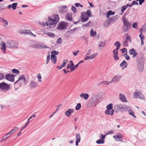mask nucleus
I'll list each match as a JSON object with an SVG mask.
<instances>
[{"instance_id":"nucleus-1","label":"nucleus","mask_w":146,"mask_h":146,"mask_svg":"<svg viewBox=\"0 0 146 146\" xmlns=\"http://www.w3.org/2000/svg\"><path fill=\"white\" fill-rule=\"evenodd\" d=\"M98 96V95H95L90 98L88 103V105L90 108L94 107L99 103V101Z\"/></svg>"},{"instance_id":"nucleus-2","label":"nucleus","mask_w":146,"mask_h":146,"mask_svg":"<svg viewBox=\"0 0 146 146\" xmlns=\"http://www.w3.org/2000/svg\"><path fill=\"white\" fill-rule=\"evenodd\" d=\"M127 13H125L124 14L123 18L122 19L123 25L122 30L124 32L127 31L131 28V24L129 23L127 20L126 19V16Z\"/></svg>"},{"instance_id":"nucleus-3","label":"nucleus","mask_w":146,"mask_h":146,"mask_svg":"<svg viewBox=\"0 0 146 146\" xmlns=\"http://www.w3.org/2000/svg\"><path fill=\"white\" fill-rule=\"evenodd\" d=\"M145 62V59L143 57L139 58L137 60V67L140 72H142L143 70Z\"/></svg>"},{"instance_id":"nucleus-4","label":"nucleus","mask_w":146,"mask_h":146,"mask_svg":"<svg viewBox=\"0 0 146 146\" xmlns=\"http://www.w3.org/2000/svg\"><path fill=\"white\" fill-rule=\"evenodd\" d=\"M52 19L49 18L48 22H46L45 24L48 26L50 25H56L59 21V18L58 15H54L53 16Z\"/></svg>"},{"instance_id":"nucleus-5","label":"nucleus","mask_w":146,"mask_h":146,"mask_svg":"<svg viewBox=\"0 0 146 146\" xmlns=\"http://www.w3.org/2000/svg\"><path fill=\"white\" fill-rule=\"evenodd\" d=\"M127 106L123 104H118L114 107V109L116 112L119 111H123L125 110Z\"/></svg>"},{"instance_id":"nucleus-6","label":"nucleus","mask_w":146,"mask_h":146,"mask_svg":"<svg viewBox=\"0 0 146 146\" xmlns=\"http://www.w3.org/2000/svg\"><path fill=\"white\" fill-rule=\"evenodd\" d=\"M18 78V80L14 83V84L16 85L17 84H19V86H20L25 82L26 80V77L24 75H22L20 76Z\"/></svg>"},{"instance_id":"nucleus-7","label":"nucleus","mask_w":146,"mask_h":146,"mask_svg":"<svg viewBox=\"0 0 146 146\" xmlns=\"http://www.w3.org/2000/svg\"><path fill=\"white\" fill-rule=\"evenodd\" d=\"M133 97L135 98H139L143 100L145 99V97L142 94V93L137 90H136L133 93Z\"/></svg>"},{"instance_id":"nucleus-8","label":"nucleus","mask_w":146,"mask_h":146,"mask_svg":"<svg viewBox=\"0 0 146 146\" xmlns=\"http://www.w3.org/2000/svg\"><path fill=\"white\" fill-rule=\"evenodd\" d=\"M6 45L8 47L12 48H17L18 47V43L13 41H9L6 43Z\"/></svg>"},{"instance_id":"nucleus-9","label":"nucleus","mask_w":146,"mask_h":146,"mask_svg":"<svg viewBox=\"0 0 146 146\" xmlns=\"http://www.w3.org/2000/svg\"><path fill=\"white\" fill-rule=\"evenodd\" d=\"M10 88L9 85L5 82L0 83V89L2 90L7 91Z\"/></svg>"},{"instance_id":"nucleus-10","label":"nucleus","mask_w":146,"mask_h":146,"mask_svg":"<svg viewBox=\"0 0 146 146\" xmlns=\"http://www.w3.org/2000/svg\"><path fill=\"white\" fill-rule=\"evenodd\" d=\"M29 88L32 90L38 86V84L37 82L34 80H31L29 84Z\"/></svg>"},{"instance_id":"nucleus-11","label":"nucleus","mask_w":146,"mask_h":146,"mask_svg":"<svg viewBox=\"0 0 146 146\" xmlns=\"http://www.w3.org/2000/svg\"><path fill=\"white\" fill-rule=\"evenodd\" d=\"M32 47L35 48H48L44 45L40 43H37L33 45Z\"/></svg>"},{"instance_id":"nucleus-12","label":"nucleus","mask_w":146,"mask_h":146,"mask_svg":"<svg viewBox=\"0 0 146 146\" xmlns=\"http://www.w3.org/2000/svg\"><path fill=\"white\" fill-rule=\"evenodd\" d=\"M14 77L13 75L8 74L6 75L5 78L6 80L13 82L14 80Z\"/></svg>"},{"instance_id":"nucleus-13","label":"nucleus","mask_w":146,"mask_h":146,"mask_svg":"<svg viewBox=\"0 0 146 146\" xmlns=\"http://www.w3.org/2000/svg\"><path fill=\"white\" fill-rule=\"evenodd\" d=\"M66 22L63 21L58 25L57 28L59 30H63L66 28Z\"/></svg>"},{"instance_id":"nucleus-14","label":"nucleus","mask_w":146,"mask_h":146,"mask_svg":"<svg viewBox=\"0 0 146 146\" xmlns=\"http://www.w3.org/2000/svg\"><path fill=\"white\" fill-rule=\"evenodd\" d=\"M121 78V76L120 75H117L115 76L111 81L112 83L113 82H118Z\"/></svg>"},{"instance_id":"nucleus-15","label":"nucleus","mask_w":146,"mask_h":146,"mask_svg":"<svg viewBox=\"0 0 146 146\" xmlns=\"http://www.w3.org/2000/svg\"><path fill=\"white\" fill-rule=\"evenodd\" d=\"M119 98L120 100L123 102H127L125 96L122 94H119Z\"/></svg>"},{"instance_id":"nucleus-16","label":"nucleus","mask_w":146,"mask_h":146,"mask_svg":"<svg viewBox=\"0 0 146 146\" xmlns=\"http://www.w3.org/2000/svg\"><path fill=\"white\" fill-rule=\"evenodd\" d=\"M123 137V135L120 133H119L117 135H115L113 136V138L116 141L122 140V139H121Z\"/></svg>"},{"instance_id":"nucleus-17","label":"nucleus","mask_w":146,"mask_h":146,"mask_svg":"<svg viewBox=\"0 0 146 146\" xmlns=\"http://www.w3.org/2000/svg\"><path fill=\"white\" fill-rule=\"evenodd\" d=\"M74 112L73 109H69L67 111H65L64 114L67 117H69L71 115V114Z\"/></svg>"},{"instance_id":"nucleus-18","label":"nucleus","mask_w":146,"mask_h":146,"mask_svg":"<svg viewBox=\"0 0 146 146\" xmlns=\"http://www.w3.org/2000/svg\"><path fill=\"white\" fill-rule=\"evenodd\" d=\"M97 53H94L93 54H92L91 55L86 56L84 58V59L85 60H87L88 59H92L95 58L96 56H97Z\"/></svg>"},{"instance_id":"nucleus-19","label":"nucleus","mask_w":146,"mask_h":146,"mask_svg":"<svg viewBox=\"0 0 146 146\" xmlns=\"http://www.w3.org/2000/svg\"><path fill=\"white\" fill-rule=\"evenodd\" d=\"M6 44L4 42L1 44L0 49L4 53H5L6 52Z\"/></svg>"},{"instance_id":"nucleus-20","label":"nucleus","mask_w":146,"mask_h":146,"mask_svg":"<svg viewBox=\"0 0 146 146\" xmlns=\"http://www.w3.org/2000/svg\"><path fill=\"white\" fill-rule=\"evenodd\" d=\"M0 22L4 23L3 24V27H6L8 24V22L6 19H4L3 18L0 17Z\"/></svg>"},{"instance_id":"nucleus-21","label":"nucleus","mask_w":146,"mask_h":146,"mask_svg":"<svg viewBox=\"0 0 146 146\" xmlns=\"http://www.w3.org/2000/svg\"><path fill=\"white\" fill-rule=\"evenodd\" d=\"M114 113V110L112 109L111 110H107L105 111V113L107 115H112Z\"/></svg>"},{"instance_id":"nucleus-22","label":"nucleus","mask_w":146,"mask_h":146,"mask_svg":"<svg viewBox=\"0 0 146 146\" xmlns=\"http://www.w3.org/2000/svg\"><path fill=\"white\" fill-rule=\"evenodd\" d=\"M131 108L129 106H127V108L125 109V111H128L129 113V115H133L134 114V111H133L131 110Z\"/></svg>"},{"instance_id":"nucleus-23","label":"nucleus","mask_w":146,"mask_h":146,"mask_svg":"<svg viewBox=\"0 0 146 146\" xmlns=\"http://www.w3.org/2000/svg\"><path fill=\"white\" fill-rule=\"evenodd\" d=\"M81 17L82 22H85L89 19V17L86 16V15H82Z\"/></svg>"},{"instance_id":"nucleus-24","label":"nucleus","mask_w":146,"mask_h":146,"mask_svg":"<svg viewBox=\"0 0 146 146\" xmlns=\"http://www.w3.org/2000/svg\"><path fill=\"white\" fill-rule=\"evenodd\" d=\"M51 60L53 62L54 64H55L56 61V57L54 54H51Z\"/></svg>"},{"instance_id":"nucleus-25","label":"nucleus","mask_w":146,"mask_h":146,"mask_svg":"<svg viewBox=\"0 0 146 146\" xmlns=\"http://www.w3.org/2000/svg\"><path fill=\"white\" fill-rule=\"evenodd\" d=\"M80 96L81 97L83 98L86 100L88 99L89 97V95L88 94L85 93L81 94L80 95Z\"/></svg>"},{"instance_id":"nucleus-26","label":"nucleus","mask_w":146,"mask_h":146,"mask_svg":"<svg viewBox=\"0 0 146 146\" xmlns=\"http://www.w3.org/2000/svg\"><path fill=\"white\" fill-rule=\"evenodd\" d=\"M139 32L140 33V34L139 35V36L141 40H144L145 38V36L143 34L142 29H140Z\"/></svg>"},{"instance_id":"nucleus-27","label":"nucleus","mask_w":146,"mask_h":146,"mask_svg":"<svg viewBox=\"0 0 146 146\" xmlns=\"http://www.w3.org/2000/svg\"><path fill=\"white\" fill-rule=\"evenodd\" d=\"M44 34L46 35L49 36L53 38L55 36V35L53 33H51L50 32H44Z\"/></svg>"},{"instance_id":"nucleus-28","label":"nucleus","mask_w":146,"mask_h":146,"mask_svg":"<svg viewBox=\"0 0 146 146\" xmlns=\"http://www.w3.org/2000/svg\"><path fill=\"white\" fill-rule=\"evenodd\" d=\"M66 18H67L68 20L70 21H72V15L69 13H67L66 15Z\"/></svg>"},{"instance_id":"nucleus-29","label":"nucleus","mask_w":146,"mask_h":146,"mask_svg":"<svg viewBox=\"0 0 146 146\" xmlns=\"http://www.w3.org/2000/svg\"><path fill=\"white\" fill-rule=\"evenodd\" d=\"M18 129V127H15L10 131V132L8 133H7L10 136L13 133L16 131V130L17 129Z\"/></svg>"},{"instance_id":"nucleus-30","label":"nucleus","mask_w":146,"mask_h":146,"mask_svg":"<svg viewBox=\"0 0 146 146\" xmlns=\"http://www.w3.org/2000/svg\"><path fill=\"white\" fill-rule=\"evenodd\" d=\"M129 39H127L126 38L125 39L123 42L122 45L123 46H128L127 43Z\"/></svg>"},{"instance_id":"nucleus-31","label":"nucleus","mask_w":146,"mask_h":146,"mask_svg":"<svg viewBox=\"0 0 146 146\" xmlns=\"http://www.w3.org/2000/svg\"><path fill=\"white\" fill-rule=\"evenodd\" d=\"M112 83L110 82H108L107 81H104L102 82H100L99 84V85H101L102 84H104L106 85H108L110 84V83Z\"/></svg>"},{"instance_id":"nucleus-32","label":"nucleus","mask_w":146,"mask_h":146,"mask_svg":"<svg viewBox=\"0 0 146 146\" xmlns=\"http://www.w3.org/2000/svg\"><path fill=\"white\" fill-rule=\"evenodd\" d=\"M125 64H126L125 66H124L123 68L122 69L123 70L124 68H126L127 66V63L124 60L120 64V66L121 67H123Z\"/></svg>"},{"instance_id":"nucleus-33","label":"nucleus","mask_w":146,"mask_h":146,"mask_svg":"<svg viewBox=\"0 0 146 146\" xmlns=\"http://www.w3.org/2000/svg\"><path fill=\"white\" fill-rule=\"evenodd\" d=\"M76 141L80 142L81 137L80 133L77 134L76 135Z\"/></svg>"},{"instance_id":"nucleus-34","label":"nucleus","mask_w":146,"mask_h":146,"mask_svg":"<svg viewBox=\"0 0 146 146\" xmlns=\"http://www.w3.org/2000/svg\"><path fill=\"white\" fill-rule=\"evenodd\" d=\"M90 35L92 37L95 36L96 34V31H94L93 29H92L90 31Z\"/></svg>"},{"instance_id":"nucleus-35","label":"nucleus","mask_w":146,"mask_h":146,"mask_svg":"<svg viewBox=\"0 0 146 146\" xmlns=\"http://www.w3.org/2000/svg\"><path fill=\"white\" fill-rule=\"evenodd\" d=\"M85 14H86V15H87L88 16V17H90L91 16H92V15L91 13V12L90 10H88L86 12H84Z\"/></svg>"},{"instance_id":"nucleus-36","label":"nucleus","mask_w":146,"mask_h":146,"mask_svg":"<svg viewBox=\"0 0 146 146\" xmlns=\"http://www.w3.org/2000/svg\"><path fill=\"white\" fill-rule=\"evenodd\" d=\"M115 14V12L113 11L110 10L108 13L106 15V17L107 18L110 15H113Z\"/></svg>"},{"instance_id":"nucleus-37","label":"nucleus","mask_w":146,"mask_h":146,"mask_svg":"<svg viewBox=\"0 0 146 146\" xmlns=\"http://www.w3.org/2000/svg\"><path fill=\"white\" fill-rule=\"evenodd\" d=\"M113 108V104L111 103L110 104L106 106L107 110H111Z\"/></svg>"},{"instance_id":"nucleus-38","label":"nucleus","mask_w":146,"mask_h":146,"mask_svg":"<svg viewBox=\"0 0 146 146\" xmlns=\"http://www.w3.org/2000/svg\"><path fill=\"white\" fill-rule=\"evenodd\" d=\"M58 11L59 13H65L67 12V10L66 9H64L62 8H61Z\"/></svg>"},{"instance_id":"nucleus-39","label":"nucleus","mask_w":146,"mask_h":146,"mask_svg":"<svg viewBox=\"0 0 146 146\" xmlns=\"http://www.w3.org/2000/svg\"><path fill=\"white\" fill-rule=\"evenodd\" d=\"M79 65V64L78 63L75 66H74V67H73L71 69V70H70V71L72 72L76 70L77 68L78 67Z\"/></svg>"},{"instance_id":"nucleus-40","label":"nucleus","mask_w":146,"mask_h":146,"mask_svg":"<svg viewBox=\"0 0 146 146\" xmlns=\"http://www.w3.org/2000/svg\"><path fill=\"white\" fill-rule=\"evenodd\" d=\"M127 6L126 5H124L122 7L121 9V12L123 13V12L127 8Z\"/></svg>"},{"instance_id":"nucleus-41","label":"nucleus","mask_w":146,"mask_h":146,"mask_svg":"<svg viewBox=\"0 0 146 146\" xmlns=\"http://www.w3.org/2000/svg\"><path fill=\"white\" fill-rule=\"evenodd\" d=\"M124 36L126 37V38L127 39H129V41L131 42V36H130L128 35V34L127 33H125L124 34Z\"/></svg>"},{"instance_id":"nucleus-42","label":"nucleus","mask_w":146,"mask_h":146,"mask_svg":"<svg viewBox=\"0 0 146 146\" xmlns=\"http://www.w3.org/2000/svg\"><path fill=\"white\" fill-rule=\"evenodd\" d=\"M96 143L98 144H103L104 143V141L101 139H99L98 140L96 141Z\"/></svg>"},{"instance_id":"nucleus-43","label":"nucleus","mask_w":146,"mask_h":146,"mask_svg":"<svg viewBox=\"0 0 146 146\" xmlns=\"http://www.w3.org/2000/svg\"><path fill=\"white\" fill-rule=\"evenodd\" d=\"M81 104L80 103H78L76 107V110H79L81 108Z\"/></svg>"},{"instance_id":"nucleus-44","label":"nucleus","mask_w":146,"mask_h":146,"mask_svg":"<svg viewBox=\"0 0 146 146\" xmlns=\"http://www.w3.org/2000/svg\"><path fill=\"white\" fill-rule=\"evenodd\" d=\"M68 60H64L63 63L61 65L62 67H64L66 64L67 63Z\"/></svg>"},{"instance_id":"nucleus-45","label":"nucleus","mask_w":146,"mask_h":146,"mask_svg":"<svg viewBox=\"0 0 146 146\" xmlns=\"http://www.w3.org/2000/svg\"><path fill=\"white\" fill-rule=\"evenodd\" d=\"M50 53L48 54L46 58V64H48L49 62V61L50 60Z\"/></svg>"},{"instance_id":"nucleus-46","label":"nucleus","mask_w":146,"mask_h":146,"mask_svg":"<svg viewBox=\"0 0 146 146\" xmlns=\"http://www.w3.org/2000/svg\"><path fill=\"white\" fill-rule=\"evenodd\" d=\"M17 3H14L12 5V8L13 10H15L16 9Z\"/></svg>"},{"instance_id":"nucleus-47","label":"nucleus","mask_w":146,"mask_h":146,"mask_svg":"<svg viewBox=\"0 0 146 146\" xmlns=\"http://www.w3.org/2000/svg\"><path fill=\"white\" fill-rule=\"evenodd\" d=\"M91 24H92V22H91V21H90L88 22V23H86V24H83L82 25V26H84V27H89L90 25H91Z\"/></svg>"},{"instance_id":"nucleus-48","label":"nucleus","mask_w":146,"mask_h":146,"mask_svg":"<svg viewBox=\"0 0 146 146\" xmlns=\"http://www.w3.org/2000/svg\"><path fill=\"white\" fill-rule=\"evenodd\" d=\"M12 71L13 73L17 74H18L20 73V72L18 70L15 69H13Z\"/></svg>"},{"instance_id":"nucleus-49","label":"nucleus","mask_w":146,"mask_h":146,"mask_svg":"<svg viewBox=\"0 0 146 146\" xmlns=\"http://www.w3.org/2000/svg\"><path fill=\"white\" fill-rule=\"evenodd\" d=\"M105 44L104 42H100L99 43V46L100 47H103L105 45Z\"/></svg>"},{"instance_id":"nucleus-50","label":"nucleus","mask_w":146,"mask_h":146,"mask_svg":"<svg viewBox=\"0 0 146 146\" xmlns=\"http://www.w3.org/2000/svg\"><path fill=\"white\" fill-rule=\"evenodd\" d=\"M135 51V50L133 48H132L129 50V53L130 55H133Z\"/></svg>"},{"instance_id":"nucleus-51","label":"nucleus","mask_w":146,"mask_h":146,"mask_svg":"<svg viewBox=\"0 0 146 146\" xmlns=\"http://www.w3.org/2000/svg\"><path fill=\"white\" fill-rule=\"evenodd\" d=\"M121 44L120 42L118 41L116 42L114 44V45L116 46H120Z\"/></svg>"},{"instance_id":"nucleus-52","label":"nucleus","mask_w":146,"mask_h":146,"mask_svg":"<svg viewBox=\"0 0 146 146\" xmlns=\"http://www.w3.org/2000/svg\"><path fill=\"white\" fill-rule=\"evenodd\" d=\"M37 77L39 82H42V80L41 79L42 78V77L40 74H38L37 75Z\"/></svg>"},{"instance_id":"nucleus-53","label":"nucleus","mask_w":146,"mask_h":146,"mask_svg":"<svg viewBox=\"0 0 146 146\" xmlns=\"http://www.w3.org/2000/svg\"><path fill=\"white\" fill-rule=\"evenodd\" d=\"M140 29H142V31L145 32L146 31V23L143 26L142 28Z\"/></svg>"},{"instance_id":"nucleus-54","label":"nucleus","mask_w":146,"mask_h":146,"mask_svg":"<svg viewBox=\"0 0 146 146\" xmlns=\"http://www.w3.org/2000/svg\"><path fill=\"white\" fill-rule=\"evenodd\" d=\"M59 53V52L58 51L54 50L51 52V54H54L55 55H57Z\"/></svg>"},{"instance_id":"nucleus-55","label":"nucleus","mask_w":146,"mask_h":146,"mask_svg":"<svg viewBox=\"0 0 146 146\" xmlns=\"http://www.w3.org/2000/svg\"><path fill=\"white\" fill-rule=\"evenodd\" d=\"M121 50L122 51L123 53H125V54H127V49L126 48H123L120 50Z\"/></svg>"},{"instance_id":"nucleus-56","label":"nucleus","mask_w":146,"mask_h":146,"mask_svg":"<svg viewBox=\"0 0 146 146\" xmlns=\"http://www.w3.org/2000/svg\"><path fill=\"white\" fill-rule=\"evenodd\" d=\"M132 27L133 28L137 29L138 28L137 23H134Z\"/></svg>"},{"instance_id":"nucleus-57","label":"nucleus","mask_w":146,"mask_h":146,"mask_svg":"<svg viewBox=\"0 0 146 146\" xmlns=\"http://www.w3.org/2000/svg\"><path fill=\"white\" fill-rule=\"evenodd\" d=\"M9 136V135L7 133L4 135L2 138V140H5Z\"/></svg>"},{"instance_id":"nucleus-58","label":"nucleus","mask_w":146,"mask_h":146,"mask_svg":"<svg viewBox=\"0 0 146 146\" xmlns=\"http://www.w3.org/2000/svg\"><path fill=\"white\" fill-rule=\"evenodd\" d=\"M71 9L72 11L74 12V13H76V8L74 6H72L71 7Z\"/></svg>"},{"instance_id":"nucleus-59","label":"nucleus","mask_w":146,"mask_h":146,"mask_svg":"<svg viewBox=\"0 0 146 146\" xmlns=\"http://www.w3.org/2000/svg\"><path fill=\"white\" fill-rule=\"evenodd\" d=\"M25 35H28L31 34V32L30 30H25Z\"/></svg>"},{"instance_id":"nucleus-60","label":"nucleus","mask_w":146,"mask_h":146,"mask_svg":"<svg viewBox=\"0 0 146 146\" xmlns=\"http://www.w3.org/2000/svg\"><path fill=\"white\" fill-rule=\"evenodd\" d=\"M62 39L61 38H59L56 41V43L58 44H59L61 42H62Z\"/></svg>"},{"instance_id":"nucleus-61","label":"nucleus","mask_w":146,"mask_h":146,"mask_svg":"<svg viewBox=\"0 0 146 146\" xmlns=\"http://www.w3.org/2000/svg\"><path fill=\"white\" fill-rule=\"evenodd\" d=\"M118 54H116L113 55L114 59L115 60H117L119 59V58L118 57Z\"/></svg>"},{"instance_id":"nucleus-62","label":"nucleus","mask_w":146,"mask_h":146,"mask_svg":"<svg viewBox=\"0 0 146 146\" xmlns=\"http://www.w3.org/2000/svg\"><path fill=\"white\" fill-rule=\"evenodd\" d=\"M25 30H20L19 31V33L21 34H25Z\"/></svg>"},{"instance_id":"nucleus-63","label":"nucleus","mask_w":146,"mask_h":146,"mask_svg":"<svg viewBox=\"0 0 146 146\" xmlns=\"http://www.w3.org/2000/svg\"><path fill=\"white\" fill-rule=\"evenodd\" d=\"M4 76L3 74L0 73V80L4 79Z\"/></svg>"},{"instance_id":"nucleus-64","label":"nucleus","mask_w":146,"mask_h":146,"mask_svg":"<svg viewBox=\"0 0 146 146\" xmlns=\"http://www.w3.org/2000/svg\"><path fill=\"white\" fill-rule=\"evenodd\" d=\"M124 56L125 58L127 60H128L130 59V57L128 55H127V54H124Z\"/></svg>"}]
</instances>
